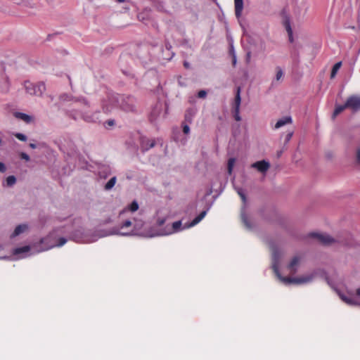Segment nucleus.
I'll list each match as a JSON object with an SVG mask.
<instances>
[{
	"label": "nucleus",
	"mask_w": 360,
	"mask_h": 360,
	"mask_svg": "<svg viewBox=\"0 0 360 360\" xmlns=\"http://www.w3.org/2000/svg\"><path fill=\"white\" fill-rule=\"evenodd\" d=\"M165 218L158 219L156 221V226L151 227L149 229H146V231H157L161 229H163L165 227L163 225L165 224Z\"/></svg>",
	"instance_id": "b1692460"
},
{
	"label": "nucleus",
	"mask_w": 360,
	"mask_h": 360,
	"mask_svg": "<svg viewBox=\"0 0 360 360\" xmlns=\"http://www.w3.org/2000/svg\"><path fill=\"white\" fill-rule=\"evenodd\" d=\"M20 156L22 159L25 160L26 161H28L30 160L29 155L25 153H22Z\"/></svg>",
	"instance_id": "4c0bfd02"
},
{
	"label": "nucleus",
	"mask_w": 360,
	"mask_h": 360,
	"mask_svg": "<svg viewBox=\"0 0 360 360\" xmlns=\"http://www.w3.org/2000/svg\"><path fill=\"white\" fill-rule=\"evenodd\" d=\"M28 225L26 224H22L17 226L13 233L11 235V237L14 238L23 233H25L28 230Z\"/></svg>",
	"instance_id": "a211bd4d"
},
{
	"label": "nucleus",
	"mask_w": 360,
	"mask_h": 360,
	"mask_svg": "<svg viewBox=\"0 0 360 360\" xmlns=\"http://www.w3.org/2000/svg\"><path fill=\"white\" fill-rule=\"evenodd\" d=\"M118 105L125 111H132L135 107L134 98L129 96L124 97L111 93L103 101L102 107L103 111L108 113L116 109Z\"/></svg>",
	"instance_id": "20e7f679"
},
{
	"label": "nucleus",
	"mask_w": 360,
	"mask_h": 360,
	"mask_svg": "<svg viewBox=\"0 0 360 360\" xmlns=\"http://www.w3.org/2000/svg\"><path fill=\"white\" fill-rule=\"evenodd\" d=\"M235 13L237 18L241 16L243 9V0H234Z\"/></svg>",
	"instance_id": "412c9836"
},
{
	"label": "nucleus",
	"mask_w": 360,
	"mask_h": 360,
	"mask_svg": "<svg viewBox=\"0 0 360 360\" xmlns=\"http://www.w3.org/2000/svg\"><path fill=\"white\" fill-rule=\"evenodd\" d=\"M15 136L18 139H19V140H20L22 141H25L27 140V136L25 134H21V133H16V134H15Z\"/></svg>",
	"instance_id": "473e14b6"
},
{
	"label": "nucleus",
	"mask_w": 360,
	"mask_h": 360,
	"mask_svg": "<svg viewBox=\"0 0 360 360\" xmlns=\"http://www.w3.org/2000/svg\"><path fill=\"white\" fill-rule=\"evenodd\" d=\"M166 48H167V49H169V47L167 45H166Z\"/></svg>",
	"instance_id": "3c124183"
},
{
	"label": "nucleus",
	"mask_w": 360,
	"mask_h": 360,
	"mask_svg": "<svg viewBox=\"0 0 360 360\" xmlns=\"http://www.w3.org/2000/svg\"><path fill=\"white\" fill-rule=\"evenodd\" d=\"M292 122L291 117L286 116L277 121L275 124L274 129H278L285 124H291Z\"/></svg>",
	"instance_id": "6ab92c4d"
},
{
	"label": "nucleus",
	"mask_w": 360,
	"mask_h": 360,
	"mask_svg": "<svg viewBox=\"0 0 360 360\" xmlns=\"http://www.w3.org/2000/svg\"><path fill=\"white\" fill-rule=\"evenodd\" d=\"M276 74L274 80L272 82L274 84L276 82H279L283 77V71L280 67H276Z\"/></svg>",
	"instance_id": "cd10ccee"
},
{
	"label": "nucleus",
	"mask_w": 360,
	"mask_h": 360,
	"mask_svg": "<svg viewBox=\"0 0 360 360\" xmlns=\"http://www.w3.org/2000/svg\"><path fill=\"white\" fill-rule=\"evenodd\" d=\"M14 117L16 119L23 121L26 124H30L33 122L34 117L32 115H27L24 112H15L13 113Z\"/></svg>",
	"instance_id": "dca6fc26"
},
{
	"label": "nucleus",
	"mask_w": 360,
	"mask_h": 360,
	"mask_svg": "<svg viewBox=\"0 0 360 360\" xmlns=\"http://www.w3.org/2000/svg\"><path fill=\"white\" fill-rule=\"evenodd\" d=\"M231 52L233 53V64L235 65L236 63V58L235 54L233 53V47L231 46Z\"/></svg>",
	"instance_id": "58836bf2"
},
{
	"label": "nucleus",
	"mask_w": 360,
	"mask_h": 360,
	"mask_svg": "<svg viewBox=\"0 0 360 360\" xmlns=\"http://www.w3.org/2000/svg\"><path fill=\"white\" fill-rule=\"evenodd\" d=\"M326 281H327L328 284L331 286V288H334V285L332 283V282L329 280V278L327 276H325Z\"/></svg>",
	"instance_id": "a19ab883"
},
{
	"label": "nucleus",
	"mask_w": 360,
	"mask_h": 360,
	"mask_svg": "<svg viewBox=\"0 0 360 360\" xmlns=\"http://www.w3.org/2000/svg\"><path fill=\"white\" fill-rule=\"evenodd\" d=\"M124 1H125V0H117V2H119V3H122V2H124Z\"/></svg>",
	"instance_id": "09e8293b"
},
{
	"label": "nucleus",
	"mask_w": 360,
	"mask_h": 360,
	"mask_svg": "<svg viewBox=\"0 0 360 360\" xmlns=\"http://www.w3.org/2000/svg\"><path fill=\"white\" fill-rule=\"evenodd\" d=\"M155 143L154 140L148 139H143L141 141V149L144 151L149 150L155 146Z\"/></svg>",
	"instance_id": "aec40b11"
},
{
	"label": "nucleus",
	"mask_w": 360,
	"mask_h": 360,
	"mask_svg": "<svg viewBox=\"0 0 360 360\" xmlns=\"http://www.w3.org/2000/svg\"><path fill=\"white\" fill-rule=\"evenodd\" d=\"M346 105H347V108H350L354 112L360 110V96H349L346 101Z\"/></svg>",
	"instance_id": "f8f14e48"
},
{
	"label": "nucleus",
	"mask_w": 360,
	"mask_h": 360,
	"mask_svg": "<svg viewBox=\"0 0 360 360\" xmlns=\"http://www.w3.org/2000/svg\"><path fill=\"white\" fill-rule=\"evenodd\" d=\"M300 262L301 257L297 255L295 256L291 259V261L290 262L287 266V269L290 274H295L297 271Z\"/></svg>",
	"instance_id": "2eb2a0df"
},
{
	"label": "nucleus",
	"mask_w": 360,
	"mask_h": 360,
	"mask_svg": "<svg viewBox=\"0 0 360 360\" xmlns=\"http://www.w3.org/2000/svg\"><path fill=\"white\" fill-rule=\"evenodd\" d=\"M240 87H238L236 89V96L234 98L233 110H240Z\"/></svg>",
	"instance_id": "4be33fe9"
},
{
	"label": "nucleus",
	"mask_w": 360,
	"mask_h": 360,
	"mask_svg": "<svg viewBox=\"0 0 360 360\" xmlns=\"http://www.w3.org/2000/svg\"><path fill=\"white\" fill-rule=\"evenodd\" d=\"M345 108H347L346 103L344 105H337L333 114V118L334 119L338 115L341 113Z\"/></svg>",
	"instance_id": "a878e982"
},
{
	"label": "nucleus",
	"mask_w": 360,
	"mask_h": 360,
	"mask_svg": "<svg viewBox=\"0 0 360 360\" xmlns=\"http://www.w3.org/2000/svg\"><path fill=\"white\" fill-rule=\"evenodd\" d=\"M340 298L346 304L349 305H359L360 306V287L356 289V292L348 291L347 295L335 290Z\"/></svg>",
	"instance_id": "0eeeda50"
},
{
	"label": "nucleus",
	"mask_w": 360,
	"mask_h": 360,
	"mask_svg": "<svg viewBox=\"0 0 360 360\" xmlns=\"http://www.w3.org/2000/svg\"><path fill=\"white\" fill-rule=\"evenodd\" d=\"M234 118L236 121H240V110H233Z\"/></svg>",
	"instance_id": "f704fd0d"
},
{
	"label": "nucleus",
	"mask_w": 360,
	"mask_h": 360,
	"mask_svg": "<svg viewBox=\"0 0 360 360\" xmlns=\"http://www.w3.org/2000/svg\"><path fill=\"white\" fill-rule=\"evenodd\" d=\"M236 190L238 194L239 195V196L240 197L243 204L245 205L246 202V196H245L243 189L241 188H236ZM243 207H245V205ZM241 219H242L243 224L245 225V226L248 229H250L252 228L250 220H249L248 216L245 214V207H243L242 210H241Z\"/></svg>",
	"instance_id": "1a4fd4ad"
},
{
	"label": "nucleus",
	"mask_w": 360,
	"mask_h": 360,
	"mask_svg": "<svg viewBox=\"0 0 360 360\" xmlns=\"http://www.w3.org/2000/svg\"><path fill=\"white\" fill-rule=\"evenodd\" d=\"M235 162H236V159L234 158H231L228 160L227 169H228V172L229 174H231L232 173Z\"/></svg>",
	"instance_id": "7c9ffc66"
},
{
	"label": "nucleus",
	"mask_w": 360,
	"mask_h": 360,
	"mask_svg": "<svg viewBox=\"0 0 360 360\" xmlns=\"http://www.w3.org/2000/svg\"><path fill=\"white\" fill-rule=\"evenodd\" d=\"M184 65L186 68H189V63L188 62H184Z\"/></svg>",
	"instance_id": "a18cd8bd"
},
{
	"label": "nucleus",
	"mask_w": 360,
	"mask_h": 360,
	"mask_svg": "<svg viewBox=\"0 0 360 360\" xmlns=\"http://www.w3.org/2000/svg\"><path fill=\"white\" fill-rule=\"evenodd\" d=\"M6 165L3 162H0V172L1 173H4L6 172Z\"/></svg>",
	"instance_id": "e433bc0d"
},
{
	"label": "nucleus",
	"mask_w": 360,
	"mask_h": 360,
	"mask_svg": "<svg viewBox=\"0 0 360 360\" xmlns=\"http://www.w3.org/2000/svg\"><path fill=\"white\" fill-rule=\"evenodd\" d=\"M108 125H109V126H112V125H114V120H108Z\"/></svg>",
	"instance_id": "37998d69"
},
{
	"label": "nucleus",
	"mask_w": 360,
	"mask_h": 360,
	"mask_svg": "<svg viewBox=\"0 0 360 360\" xmlns=\"http://www.w3.org/2000/svg\"><path fill=\"white\" fill-rule=\"evenodd\" d=\"M272 251V269L276 275L277 278L285 285L290 284H304L311 282L316 276H325L326 273L323 270L317 269L314 272L304 275L297 278L284 277L282 276L279 272L278 266L279 261L281 257L279 250L274 245V243L269 244Z\"/></svg>",
	"instance_id": "7ed1b4c3"
},
{
	"label": "nucleus",
	"mask_w": 360,
	"mask_h": 360,
	"mask_svg": "<svg viewBox=\"0 0 360 360\" xmlns=\"http://www.w3.org/2000/svg\"><path fill=\"white\" fill-rule=\"evenodd\" d=\"M282 154V150L278 152V157H280Z\"/></svg>",
	"instance_id": "de8ad7c7"
},
{
	"label": "nucleus",
	"mask_w": 360,
	"mask_h": 360,
	"mask_svg": "<svg viewBox=\"0 0 360 360\" xmlns=\"http://www.w3.org/2000/svg\"><path fill=\"white\" fill-rule=\"evenodd\" d=\"M183 131L184 134H188L190 132V127L187 124L183 126Z\"/></svg>",
	"instance_id": "c9c22d12"
},
{
	"label": "nucleus",
	"mask_w": 360,
	"mask_h": 360,
	"mask_svg": "<svg viewBox=\"0 0 360 360\" xmlns=\"http://www.w3.org/2000/svg\"><path fill=\"white\" fill-rule=\"evenodd\" d=\"M145 223L141 219L128 217L122 219L119 224L108 231H98L97 232H84L77 230L71 235V238L77 243H90L96 241L98 238L111 236H141L153 238L152 231H146Z\"/></svg>",
	"instance_id": "f257e3e1"
},
{
	"label": "nucleus",
	"mask_w": 360,
	"mask_h": 360,
	"mask_svg": "<svg viewBox=\"0 0 360 360\" xmlns=\"http://www.w3.org/2000/svg\"><path fill=\"white\" fill-rule=\"evenodd\" d=\"M286 28H287V31H288V34H289V37H290V40L291 41V36H292V30H291V28H290V25H289L287 26V27H286Z\"/></svg>",
	"instance_id": "ea45409f"
},
{
	"label": "nucleus",
	"mask_w": 360,
	"mask_h": 360,
	"mask_svg": "<svg viewBox=\"0 0 360 360\" xmlns=\"http://www.w3.org/2000/svg\"><path fill=\"white\" fill-rule=\"evenodd\" d=\"M139 209V204L137 203L136 201H133L129 206L127 208H126L124 210H123L121 213H120V217L127 213L129 211L131 212H136V210H138Z\"/></svg>",
	"instance_id": "5701e85b"
},
{
	"label": "nucleus",
	"mask_w": 360,
	"mask_h": 360,
	"mask_svg": "<svg viewBox=\"0 0 360 360\" xmlns=\"http://www.w3.org/2000/svg\"><path fill=\"white\" fill-rule=\"evenodd\" d=\"M117 182L116 176H112L110 179L105 184L104 189L105 191L111 190L115 185Z\"/></svg>",
	"instance_id": "393cba45"
},
{
	"label": "nucleus",
	"mask_w": 360,
	"mask_h": 360,
	"mask_svg": "<svg viewBox=\"0 0 360 360\" xmlns=\"http://www.w3.org/2000/svg\"><path fill=\"white\" fill-rule=\"evenodd\" d=\"M207 96V91L205 90H200L198 93V97L200 98H205Z\"/></svg>",
	"instance_id": "72a5a7b5"
},
{
	"label": "nucleus",
	"mask_w": 360,
	"mask_h": 360,
	"mask_svg": "<svg viewBox=\"0 0 360 360\" xmlns=\"http://www.w3.org/2000/svg\"><path fill=\"white\" fill-rule=\"evenodd\" d=\"M250 167L262 174H266L270 167V164L266 160H260L252 163Z\"/></svg>",
	"instance_id": "4468645a"
},
{
	"label": "nucleus",
	"mask_w": 360,
	"mask_h": 360,
	"mask_svg": "<svg viewBox=\"0 0 360 360\" xmlns=\"http://www.w3.org/2000/svg\"><path fill=\"white\" fill-rule=\"evenodd\" d=\"M15 183L16 178L14 176L11 175L6 179V181L5 183H4V186L11 187L13 186Z\"/></svg>",
	"instance_id": "c85d7f7f"
},
{
	"label": "nucleus",
	"mask_w": 360,
	"mask_h": 360,
	"mask_svg": "<svg viewBox=\"0 0 360 360\" xmlns=\"http://www.w3.org/2000/svg\"><path fill=\"white\" fill-rule=\"evenodd\" d=\"M310 236L317 239V240L323 245H330L335 242V240L328 234L311 233Z\"/></svg>",
	"instance_id": "9b49d317"
},
{
	"label": "nucleus",
	"mask_w": 360,
	"mask_h": 360,
	"mask_svg": "<svg viewBox=\"0 0 360 360\" xmlns=\"http://www.w3.org/2000/svg\"><path fill=\"white\" fill-rule=\"evenodd\" d=\"M250 56H251V53H250V52H248V53H247V60H248V61H249V60H250Z\"/></svg>",
	"instance_id": "c03bdc74"
},
{
	"label": "nucleus",
	"mask_w": 360,
	"mask_h": 360,
	"mask_svg": "<svg viewBox=\"0 0 360 360\" xmlns=\"http://www.w3.org/2000/svg\"><path fill=\"white\" fill-rule=\"evenodd\" d=\"M164 105L162 103H158L152 110L150 113V120L155 122L158 118L164 117L163 112Z\"/></svg>",
	"instance_id": "ddd939ff"
},
{
	"label": "nucleus",
	"mask_w": 360,
	"mask_h": 360,
	"mask_svg": "<svg viewBox=\"0 0 360 360\" xmlns=\"http://www.w3.org/2000/svg\"><path fill=\"white\" fill-rule=\"evenodd\" d=\"M292 135H293V131H288L286 134V135L285 136V144H287L290 141V139L292 137Z\"/></svg>",
	"instance_id": "2f4dec72"
},
{
	"label": "nucleus",
	"mask_w": 360,
	"mask_h": 360,
	"mask_svg": "<svg viewBox=\"0 0 360 360\" xmlns=\"http://www.w3.org/2000/svg\"><path fill=\"white\" fill-rule=\"evenodd\" d=\"M196 110L195 109H189L186 111L185 115V120L186 121L191 122L192 121V119L193 116L195 115Z\"/></svg>",
	"instance_id": "bb28decb"
},
{
	"label": "nucleus",
	"mask_w": 360,
	"mask_h": 360,
	"mask_svg": "<svg viewBox=\"0 0 360 360\" xmlns=\"http://www.w3.org/2000/svg\"><path fill=\"white\" fill-rule=\"evenodd\" d=\"M2 144V140L0 139V145Z\"/></svg>",
	"instance_id": "8fccbe9b"
},
{
	"label": "nucleus",
	"mask_w": 360,
	"mask_h": 360,
	"mask_svg": "<svg viewBox=\"0 0 360 360\" xmlns=\"http://www.w3.org/2000/svg\"><path fill=\"white\" fill-rule=\"evenodd\" d=\"M341 65H342L341 62H338L333 65L332 71H331V74H330L331 79H333L335 77V75H336L338 71L339 70V69L340 68Z\"/></svg>",
	"instance_id": "c756f323"
},
{
	"label": "nucleus",
	"mask_w": 360,
	"mask_h": 360,
	"mask_svg": "<svg viewBox=\"0 0 360 360\" xmlns=\"http://www.w3.org/2000/svg\"><path fill=\"white\" fill-rule=\"evenodd\" d=\"M69 227L63 226L58 227L51 233L46 238L40 241V248L37 250V252L46 251L55 247H61L65 244L67 239L64 237H60V233H70Z\"/></svg>",
	"instance_id": "39448f33"
},
{
	"label": "nucleus",
	"mask_w": 360,
	"mask_h": 360,
	"mask_svg": "<svg viewBox=\"0 0 360 360\" xmlns=\"http://www.w3.org/2000/svg\"><path fill=\"white\" fill-rule=\"evenodd\" d=\"M31 250L32 248L30 246L25 245L24 247L17 248L14 249L13 251V254L15 257V259H22L32 255V252H31Z\"/></svg>",
	"instance_id": "9d476101"
},
{
	"label": "nucleus",
	"mask_w": 360,
	"mask_h": 360,
	"mask_svg": "<svg viewBox=\"0 0 360 360\" xmlns=\"http://www.w3.org/2000/svg\"><path fill=\"white\" fill-rule=\"evenodd\" d=\"M1 248H1V247H0V249H1Z\"/></svg>",
	"instance_id": "603ef678"
},
{
	"label": "nucleus",
	"mask_w": 360,
	"mask_h": 360,
	"mask_svg": "<svg viewBox=\"0 0 360 360\" xmlns=\"http://www.w3.org/2000/svg\"><path fill=\"white\" fill-rule=\"evenodd\" d=\"M356 162L358 164L360 165V150H359L357 151V154H356Z\"/></svg>",
	"instance_id": "79ce46f5"
},
{
	"label": "nucleus",
	"mask_w": 360,
	"mask_h": 360,
	"mask_svg": "<svg viewBox=\"0 0 360 360\" xmlns=\"http://www.w3.org/2000/svg\"><path fill=\"white\" fill-rule=\"evenodd\" d=\"M207 211H202L191 223H186L184 225L181 221H174L171 225L167 224L163 229L157 231H153V234H150V236L153 237L167 236L189 229L198 224L205 217Z\"/></svg>",
	"instance_id": "423d86ee"
},
{
	"label": "nucleus",
	"mask_w": 360,
	"mask_h": 360,
	"mask_svg": "<svg viewBox=\"0 0 360 360\" xmlns=\"http://www.w3.org/2000/svg\"><path fill=\"white\" fill-rule=\"evenodd\" d=\"M24 87L27 94L37 96H41L46 90L45 84L43 82L33 84L26 81L24 83Z\"/></svg>",
	"instance_id": "6e6552de"
},
{
	"label": "nucleus",
	"mask_w": 360,
	"mask_h": 360,
	"mask_svg": "<svg viewBox=\"0 0 360 360\" xmlns=\"http://www.w3.org/2000/svg\"><path fill=\"white\" fill-rule=\"evenodd\" d=\"M30 147L32 148H36V145L34 143H30Z\"/></svg>",
	"instance_id": "49530a36"
},
{
	"label": "nucleus",
	"mask_w": 360,
	"mask_h": 360,
	"mask_svg": "<svg viewBox=\"0 0 360 360\" xmlns=\"http://www.w3.org/2000/svg\"><path fill=\"white\" fill-rule=\"evenodd\" d=\"M61 103L71 102L73 108L68 110L67 114L74 120L82 118L87 122H96L100 118V112L89 114L86 109L89 108V103L83 98H75L64 94L60 96Z\"/></svg>",
	"instance_id": "f03ea898"
},
{
	"label": "nucleus",
	"mask_w": 360,
	"mask_h": 360,
	"mask_svg": "<svg viewBox=\"0 0 360 360\" xmlns=\"http://www.w3.org/2000/svg\"><path fill=\"white\" fill-rule=\"evenodd\" d=\"M9 87V82L8 77L4 72L0 73V91H7Z\"/></svg>",
	"instance_id": "f3484780"
}]
</instances>
